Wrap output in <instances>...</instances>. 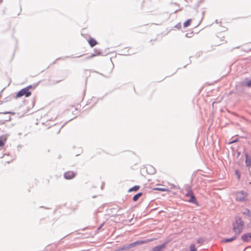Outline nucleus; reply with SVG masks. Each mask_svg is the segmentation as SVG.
<instances>
[{
    "instance_id": "1",
    "label": "nucleus",
    "mask_w": 251,
    "mask_h": 251,
    "mask_svg": "<svg viewBox=\"0 0 251 251\" xmlns=\"http://www.w3.org/2000/svg\"><path fill=\"white\" fill-rule=\"evenodd\" d=\"M244 223L239 216L235 217V221L232 223V230L235 235H239L244 229Z\"/></svg>"
},
{
    "instance_id": "2",
    "label": "nucleus",
    "mask_w": 251,
    "mask_h": 251,
    "mask_svg": "<svg viewBox=\"0 0 251 251\" xmlns=\"http://www.w3.org/2000/svg\"><path fill=\"white\" fill-rule=\"evenodd\" d=\"M31 92L27 91V89L24 88L18 92L16 98H20L23 96H25V97H28L31 95Z\"/></svg>"
},
{
    "instance_id": "3",
    "label": "nucleus",
    "mask_w": 251,
    "mask_h": 251,
    "mask_svg": "<svg viewBox=\"0 0 251 251\" xmlns=\"http://www.w3.org/2000/svg\"><path fill=\"white\" fill-rule=\"evenodd\" d=\"M139 244H140V243L139 242H135L131 243L127 246H125L119 248L117 250V251L127 250H128L133 247H135L136 245H138Z\"/></svg>"
},
{
    "instance_id": "4",
    "label": "nucleus",
    "mask_w": 251,
    "mask_h": 251,
    "mask_svg": "<svg viewBox=\"0 0 251 251\" xmlns=\"http://www.w3.org/2000/svg\"><path fill=\"white\" fill-rule=\"evenodd\" d=\"M246 193L243 191L239 192L236 194V199L238 201H244L246 197Z\"/></svg>"
},
{
    "instance_id": "5",
    "label": "nucleus",
    "mask_w": 251,
    "mask_h": 251,
    "mask_svg": "<svg viewBox=\"0 0 251 251\" xmlns=\"http://www.w3.org/2000/svg\"><path fill=\"white\" fill-rule=\"evenodd\" d=\"M167 244V242H164L161 245L157 246L153 248L151 250V251H164L166 248Z\"/></svg>"
},
{
    "instance_id": "6",
    "label": "nucleus",
    "mask_w": 251,
    "mask_h": 251,
    "mask_svg": "<svg viewBox=\"0 0 251 251\" xmlns=\"http://www.w3.org/2000/svg\"><path fill=\"white\" fill-rule=\"evenodd\" d=\"M76 173L73 171H68L64 173V176L66 179H71L74 178Z\"/></svg>"
},
{
    "instance_id": "7",
    "label": "nucleus",
    "mask_w": 251,
    "mask_h": 251,
    "mask_svg": "<svg viewBox=\"0 0 251 251\" xmlns=\"http://www.w3.org/2000/svg\"><path fill=\"white\" fill-rule=\"evenodd\" d=\"M242 240L245 242H249L251 240V232L247 233L241 236Z\"/></svg>"
},
{
    "instance_id": "8",
    "label": "nucleus",
    "mask_w": 251,
    "mask_h": 251,
    "mask_svg": "<svg viewBox=\"0 0 251 251\" xmlns=\"http://www.w3.org/2000/svg\"><path fill=\"white\" fill-rule=\"evenodd\" d=\"M245 163L247 166H250L251 165V157H250L248 153L245 154Z\"/></svg>"
},
{
    "instance_id": "9",
    "label": "nucleus",
    "mask_w": 251,
    "mask_h": 251,
    "mask_svg": "<svg viewBox=\"0 0 251 251\" xmlns=\"http://www.w3.org/2000/svg\"><path fill=\"white\" fill-rule=\"evenodd\" d=\"M241 84L243 86H247L248 87H251V79H245L241 82Z\"/></svg>"
},
{
    "instance_id": "10",
    "label": "nucleus",
    "mask_w": 251,
    "mask_h": 251,
    "mask_svg": "<svg viewBox=\"0 0 251 251\" xmlns=\"http://www.w3.org/2000/svg\"><path fill=\"white\" fill-rule=\"evenodd\" d=\"M147 171L148 173H149L150 174H153L155 172V170L151 166H149L147 168Z\"/></svg>"
},
{
    "instance_id": "11",
    "label": "nucleus",
    "mask_w": 251,
    "mask_h": 251,
    "mask_svg": "<svg viewBox=\"0 0 251 251\" xmlns=\"http://www.w3.org/2000/svg\"><path fill=\"white\" fill-rule=\"evenodd\" d=\"M188 201L190 203L197 204V201L194 194L190 197V199Z\"/></svg>"
},
{
    "instance_id": "12",
    "label": "nucleus",
    "mask_w": 251,
    "mask_h": 251,
    "mask_svg": "<svg viewBox=\"0 0 251 251\" xmlns=\"http://www.w3.org/2000/svg\"><path fill=\"white\" fill-rule=\"evenodd\" d=\"M100 50H95L94 53H92L89 56H88L87 57V59H90V58H92L93 57L95 56L98 55H100Z\"/></svg>"
},
{
    "instance_id": "13",
    "label": "nucleus",
    "mask_w": 251,
    "mask_h": 251,
    "mask_svg": "<svg viewBox=\"0 0 251 251\" xmlns=\"http://www.w3.org/2000/svg\"><path fill=\"white\" fill-rule=\"evenodd\" d=\"M89 44L91 47H93L97 44V42L93 38H91L89 40Z\"/></svg>"
},
{
    "instance_id": "14",
    "label": "nucleus",
    "mask_w": 251,
    "mask_h": 251,
    "mask_svg": "<svg viewBox=\"0 0 251 251\" xmlns=\"http://www.w3.org/2000/svg\"><path fill=\"white\" fill-rule=\"evenodd\" d=\"M143 195V193L142 192H140V193H138L137 194H136V195H135L133 197V201H137L138 199L141 197Z\"/></svg>"
},
{
    "instance_id": "15",
    "label": "nucleus",
    "mask_w": 251,
    "mask_h": 251,
    "mask_svg": "<svg viewBox=\"0 0 251 251\" xmlns=\"http://www.w3.org/2000/svg\"><path fill=\"white\" fill-rule=\"evenodd\" d=\"M236 238V236L235 235L234 236H233L231 238L224 239L223 240V242L224 243L230 242H231V241L234 240Z\"/></svg>"
},
{
    "instance_id": "16",
    "label": "nucleus",
    "mask_w": 251,
    "mask_h": 251,
    "mask_svg": "<svg viewBox=\"0 0 251 251\" xmlns=\"http://www.w3.org/2000/svg\"><path fill=\"white\" fill-rule=\"evenodd\" d=\"M242 214L248 216L249 217H251V212L248 209H246L244 211L242 212Z\"/></svg>"
},
{
    "instance_id": "17",
    "label": "nucleus",
    "mask_w": 251,
    "mask_h": 251,
    "mask_svg": "<svg viewBox=\"0 0 251 251\" xmlns=\"http://www.w3.org/2000/svg\"><path fill=\"white\" fill-rule=\"evenodd\" d=\"M140 187L138 185H135L132 188H130L128 190V192H132V191H136L139 189Z\"/></svg>"
},
{
    "instance_id": "18",
    "label": "nucleus",
    "mask_w": 251,
    "mask_h": 251,
    "mask_svg": "<svg viewBox=\"0 0 251 251\" xmlns=\"http://www.w3.org/2000/svg\"><path fill=\"white\" fill-rule=\"evenodd\" d=\"M191 22V19H189V20H187L183 24L184 27H187L189 26L190 25Z\"/></svg>"
},
{
    "instance_id": "19",
    "label": "nucleus",
    "mask_w": 251,
    "mask_h": 251,
    "mask_svg": "<svg viewBox=\"0 0 251 251\" xmlns=\"http://www.w3.org/2000/svg\"><path fill=\"white\" fill-rule=\"evenodd\" d=\"M190 251H197L195 244H192L190 245Z\"/></svg>"
},
{
    "instance_id": "20",
    "label": "nucleus",
    "mask_w": 251,
    "mask_h": 251,
    "mask_svg": "<svg viewBox=\"0 0 251 251\" xmlns=\"http://www.w3.org/2000/svg\"><path fill=\"white\" fill-rule=\"evenodd\" d=\"M193 195V193L192 191H191V190L189 189V190H188V192L185 194V196L186 197H190V196H191V195Z\"/></svg>"
},
{
    "instance_id": "21",
    "label": "nucleus",
    "mask_w": 251,
    "mask_h": 251,
    "mask_svg": "<svg viewBox=\"0 0 251 251\" xmlns=\"http://www.w3.org/2000/svg\"><path fill=\"white\" fill-rule=\"evenodd\" d=\"M235 174L237 176L238 180H239L240 178V174L237 170L235 171Z\"/></svg>"
},
{
    "instance_id": "22",
    "label": "nucleus",
    "mask_w": 251,
    "mask_h": 251,
    "mask_svg": "<svg viewBox=\"0 0 251 251\" xmlns=\"http://www.w3.org/2000/svg\"><path fill=\"white\" fill-rule=\"evenodd\" d=\"M33 86L32 85H29L27 87H25V89H27V91H29V89L33 88Z\"/></svg>"
},
{
    "instance_id": "23",
    "label": "nucleus",
    "mask_w": 251,
    "mask_h": 251,
    "mask_svg": "<svg viewBox=\"0 0 251 251\" xmlns=\"http://www.w3.org/2000/svg\"><path fill=\"white\" fill-rule=\"evenodd\" d=\"M4 146V142L3 141L0 139V147H1Z\"/></svg>"
},
{
    "instance_id": "24",
    "label": "nucleus",
    "mask_w": 251,
    "mask_h": 251,
    "mask_svg": "<svg viewBox=\"0 0 251 251\" xmlns=\"http://www.w3.org/2000/svg\"><path fill=\"white\" fill-rule=\"evenodd\" d=\"M103 225H104V223H102V224L100 226H99L98 227L97 230H100V229L101 228V227H102V226H103Z\"/></svg>"
},
{
    "instance_id": "25",
    "label": "nucleus",
    "mask_w": 251,
    "mask_h": 251,
    "mask_svg": "<svg viewBox=\"0 0 251 251\" xmlns=\"http://www.w3.org/2000/svg\"><path fill=\"white\" fill-rule=\"evenodd\" d=\"M237 139H235V140H233V141H231V142L229 143V144H232V143H235V142H237Z\"/></svg>"
},
{
    "instance_id": "26",
    "label": "nucleus",
    "mask_w": 251,
    "mask_h": 251,
    "mask_svg": "<svg viewBox=\"0 0 251 251\" xmlns=\"http://www.w3.org/2000/svg\"><path fill=\"white\" fill-rule=\"evenodd\" d=\"M202 240L201 239H199L197 241L198 243H201Z\"/></svg>"
},
{
    "instance_id": "27",
    "label": "nucleus",
    "mask_w": 251,
    "mask_h": 251,
    "mask_svg": "<svg viewBox=\"0 0 251 251\" xmlns=\"http://www.w3.org/2000/svg\"><path fill=\"white\" fill-rule=\"evenodd\" d=\"M60 129H61V128H60V129L58 130V132H57V133H58L60 132Z\"/></svg>"
},
{
    "instance_id": "28",
    "label": "nucleus",
    "mask_w": 251,
    "mask_h": 251,
    "mask_svg": "<svg viewBox=\"0 0 251 251\" xmlns=\"http://www.w3.org/2000/svg\"><path fill=\"white\" fill-rule=\"evenodd\" d=\"M9 112H4V113H3V114H7Z\"/></svg>"
},
{
    "instance_id": "29",
    "label": "nucleus",
    "mask_w": 251,
    "mask_h": 251,
    "mask_svg": "<svg viewBox=\"0 0 251 251\" xmlns=\"http://www.w3.org/2000/svg\"><path fill=\"white\" fill-rule=\"evenodd\" d=\"M240 152H238V155H240Z\"/></svg>"
}]
</instances>
